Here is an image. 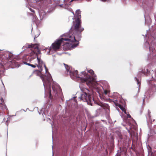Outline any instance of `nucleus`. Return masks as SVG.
Segmentation results:
<instances>
[{"label": "nucleus", "instance_id": "f257e3e1", "mask_svg": "<svg viewBox=\"0 0 156 156\" xmlns=\"http://www.w3.org/2000/svg\"><path fill=\"white\" fill-rule=\"evenodd\" d=\"M84 30V28L82 26L81 20L75 21L69 33L65 34L66 36L69 34L72 35L75 37V40L73 42H77L76 44H73L72 46L75 47L77 46L79 43V41L81 37V33Z\"/></svg>", "mask_w": 156, "mask_h": 156}, {"label": "nucleus", "instance_id": "f03ea898", "mask_svg": "<svg viewBox=\"0 0 156 156\" xmlns=\"http://www.w3.org/2000/svg\"><path fill=\"white\" fill-rule=\"evenodd\" d=\"M78 73L77 70H71L70 72V75L71 76H73L76 78H80L81 82H86L88 86H92L95 84L94 78L92 77L88 73H86L85 71H83L81 72L83 76L80 75V76Z\"/></svg>", "mask_w": 156, "mask_h": 156}, {"label": "nucleus", "instance_id": "7ed1b4c3", "mask_svg": "<svg viewBox=\"0 0 156 156\" xmlns=\"http://www.w3.org/2000/svg\"><path fill=\"white\" fill-rule=\"evenodd\" d=\"M72 35L69 34L66 36L65 34L64 36L65 38H62L61 39L56 40L54 43L51 44V46L50 47V50L53 49L54 51H56L58 50L62 44H63V45H65L67 43H65L64 41H68L70 42H73L75 40V37L73 36H71Z\"/></svg>", "mask_w": 156, "mask_h": 156}, {"label": "nucleus", "instance_id": "20e7f679", "mask_svg": "<svg viewBox=\"0 0 156 156\" xmlns=\"http://www.w3.org/2000/svg\"><path fill=\"white\" fill-rule=\"evenodd\" d=\"M41 78L43 83V85L45 87H48L49 89V98L50 99L52 98V96L51 94V87L52 83L53 82L52 78L50 75L48 76H45L41 77Z\"/></svg>", "mask_w": 156, "mask_h": 156}, {"label": "nucleus", "instance_id": "39448f33", "mask_svg": "<svg viewBox=\"0 0 156 156\" xmlns=\"http://www.w3.org/2000/svg\"><path fill=\"white\" fill-rule=\"evenodd\" d=\"M84 93L81 94L80 98L84 101H86L87 102H91L92 100L91 95L88 93V90L85 89L83 90Z\"/></svg>", "mask_w": 156, "mask_h": 156}, {"label": "nucleus", "instance_id": "423d86ee", "mask_svg": "<svg viewBox=\"0 0 156 156\" xmlns=\"http://www.w3.org/2000/svg\"><path fill=\"white\" fill-rule=\"evenodd\" d=\"M52 88L54 96L60 97L61 96L62 92V89L59 86L52 85Z\"/></svg>", "mask_w": 156, "mask_h": 156}, {"label": "nucleus", "instance_id": "0eeeda50", "mask_svg": "<svg viewBox=\"0 0 156 156\" xmlns=\"http://www.w3.org/2000/svg\"><path fill=\"white\" fill-rule=\"evenodd\" d=\"M10 57L9 54L8 52H5L4 54L2 55V56L1 57L0 56V64L2 66L3 64H5V63L4 61V59H5L7 60L8 58Z\"/></svg>", "mask_w": 156, "mask_h": 156}, {"label": "nucleus", "instance_id": "6e6552de", "mask_svg": "<svg viewBox=\"0 0 156 156\" xmlns=\"http://www.w3.org/2000/svg\"><path fill=\"white\" fill-rule=\"evenodd\" d=\"M31 54H34L35 56V57H37L38 64H36V65L38 68H41L43 63V61L41 60L40 58L38 57L37 54V53H35V52L34 51L32 52Z\"/></svg>", "mask_w": 156, "mask_h": 156}, {"label": "nucleus", "instance_id": "1a4fd4ad", "mask_svg": "<svg viewBox=\"0 0 156 156\" xmlns=\"http://www.w3.org/2000/svg\"><path fill=\"white\" fill-rule=\"evenodd\" d=\"M80 14L81 11L79 9L77 10L76 12L75 21H77V20H81V17Z\"/></svg>", "mask_w": 156, "mask_h": 156}, {"label": "nucleus", "instance_id": "9d476101", "mask_svg": "<svg viewBox=\"0 0 156 156\" xmlns=\"http://www.w3.org/2000/svg\"><path fill=\"white\" fill-rule=\"evenodd\" d=\"M0 108L2 109L6 108L3 98L1 97H0Z\"/></svg>", "mask_w": 156, "mask_h": 156}, {"label": "nucleus", "instance_id": "9b49d317", "mask_svg": "<svg viewBox=\"0 0 156 156\" xmlns=\"http://www.w3.org/2000/svg\"><path fill=\"white\" fill-rule=\"evenodd\" d=\"M28 48L34 49H37L38 50V52L39 54L41 53L40 50L38 49V46L37 44H33L28 45Z\"/></svg>", "mask_w": 156, "mask_h": 156}, {"label": "nucleus", "instance_id": "f8f14e48", "mask_svg": "<svg viewBox=\"0 0 156 156\" xmlns=\"http://www.w3.org/2000/svg\"><path fill=\"white\" fill-rule=\"evenodd\" d=\"M142 73L146 76H148L150 73V72L147 69H142L141 71H140L139 72V74Z\"/></svg>", "mask_w": 156, "mask_h": 156}, {"label": "nucleus", "instance_id": "ddd939ff", "mask_svg": "<svg viewBox=\"0 0 156 156\" xmlns=\"http://www.w3.org/2000/svg\"><path fill=\"white\" fill-rule=\"evenodd\" d=\"M65 65V66L66 70L67 72H69V73H70V72L72 70L68 66V65H66L65 64H64Z\"/></svg>", "mask_w": 156, "mask_h": 156}, {"label": "nucleus", "instance_id": "4468645a", "mask_svg": "<svg viewBox=\"0 0 156 156\" xmlns=\"http://www.w3.org/2000/svg\"><path fill=\"white\" fill-rule=\"evenodd\" d=\"M118 106L122 112H124L125 114H126V110L122 105H119Z\"/></svg>", "mask_w": 156, "mask_h": 156}, {"label": "nucleus", "instance_id": "2eb2a0df", "mask_svg": "<svg viewBox=\"0 0 156 156\" xmlns=\"http://www.w3.org/2000/svg\"><path fill=\"white\" fill-rule=\"evenodd\" d=\"M110 91L109 88L104 90V93L105 95H107L110 93Z\"/></svg>", "mask_w": 156, "mask_h": 156}, {"label": "nucleus", "instance_id": "dca6fc26", "mask_svg": "<svg viewBox=\"0 0 156 156\" xmlns=\"http://www.w3.org/2000/svg\"><path fill=\"white\" fill-rule=\"evenodd\" d=\"M5 91V87L2 86H0V93L4 92Z\"/></svg>", "mask_w": 156, "mask_h": 156}, {"label": "nucleus", "instance_id": "f3484780", "mask_svg": "<svg viewBox=\"0 0 156 156\" xmlns=\"http://www.w3.org/2000/svg\"><path fill=\"white\" fill-rule=\"evenodd\" d=\"M25 63L27 65H28V66H30L31 67H32L33 68H35L37 66L36 64V65H33L29 63H27V62H25Z\"/></svg>", "mask_w": 156, "mask_h": 156}, {"label": "nucleus", "instance_id": "a211bd4d", "mask_svg": "<svg viewBox=\"0 0 156 156\" xmlns=\"http://www.w3.org/2000/svg\"><path fill=\"white\" fill-rule=\"evenodd\" d=\"M88 72L92 76H93L94 74V71L92 69L88 70L87 73H88Z\"/></svg>", "mask_w": 156, "mask_h": 156}, {"label": "nucleus", "instance_id": "6ab92c4d", "mask_svg": "<svg viewBox=\"0 0 156 156\" xmlns=\"http://www.w3.org/2000/svg\"><path fill=\"white\" fill-rule=\"evenodd\" d=\"M96 104L101 107H103L104 106V105L103 104L100 102L98 101L96 103Z\"/></svg>", "mask_w": 156, "mask_h": 156}, {"label": "nucleus", "instance_id": "aec40b11", "mask_svg": "<svg viewBox=\"0 0 156 156\" xmlns=\"http://www.w3.org/2000/svg\"><path fill=\"white\" fill-rule=\"evenodd\" d=\"M135 79H136V81H137V84L138 85L140 83V82L139 81V80L136 77H135Z\"/></svg>", "mask_w": 156, "mask_h": 156}, {"label": "nucleus", "instance_id": "412c9836", "mask_svg": "<svg viewBox=\"0 0 156 156\" xmlns=\"http://www.w3.org/2000/svg\"><path fill=\"white\" fill-rule=\"evenodd\" d=\"M44 67L45 69L46 72H47L48 71V68H47L45 64L44 65Z\"/></svg>", "mask_w": 156, "mask_h": 156}, {"label": "nucleus", "instance_id": "4be33fe9", "mask_svg": "<svg viewBox=\"0 0 156 156\" xmlns=\"http://www.w3.org/2000/svg\"><path fill=\"white\" fill-rule=\"evenodd\" d=\"M127 115V117L128 118H131V115L129 114H127V113H126V114Z\"/></svg>", "mask_w": 156, "mask_h": 156}, {"label": "nucleus", "instance_id": "5701e85b", "mask_svg": "<svg viewBox=\"0 0 156 156\" xmlns=\"http://www.w3.org/2000/svg\"><path fill=\"white\" fill-rule=\"evenodd\" d=\"M29 14L30 15L33 16H34L35 15V13H29Z\"/></svg>", "mask_w": 156, "mask_h": 156}, {"label": "nucleus", "instance_id": "b1692460", "mask_svg": "<svg viewBox=\"0 0 156 156\" xmlns=\"http://www.w3.org/2000/svg\"><path fill=\"white\" fill-rule=\"evenodd\" d=\"M30 10H31V11L32 12H34V13H35V12H34V10H33V9H30Z\"/></svg>", "mask_w": 156, "mask_h": 156}, {"label": "nucleus", "instance_id": "393cba45", "mask_svg": "<svg viewBox=\"0 0 156 156\" xmlns=\"http://www.w3.org/2000/svg\"><path fill=\"white\" fill-rule=\"evenodd\" d=\"M153 86H154L155 88H156V85H155V84H154V85H153Z\"/></svg>", "mask_w": 156, "mask_h": 156}, {"label": "nucleus", "instance_id": "a878e982", "mask_svg": "<svg viewBox=\"0 0 156 156\" xmlns=\"http://www.w3.org/2000/svg\"><path fill=\"white\" fill-rule=\"evenodd\" d=\"M117 156H120V154H118Z\"/></svg>", "mask_w": 156, "mask_h": 156}, {"label": "nucleus", "instance_id": "bb28decb", "mask_svg": "<svg viewBox=\"0 0 156 156\" xmlns=\"http://www.w3.org/2000/svg\"><path fill=\"white\" fill-rule=\"evenodd\" d=\"M106 0H102L103 1L105 2L106 1Z\"/></svg>", "mask_w": 156, "mask_h": 156}, {"label": "nucleus", "instance_id": "cd10ccee", "mask_svg": "<svg viewBox=\"0 0 156 156\" xmlns=\"http://www.w3.org/2000/svg\"><path fill=\"white\" fill-rule=\"evenodd\" d=\"M93 101H94V102H95V101H94V98H93Z\"/></svg>", "mask_w": 156, "mask_h": 156}]
</instances>
